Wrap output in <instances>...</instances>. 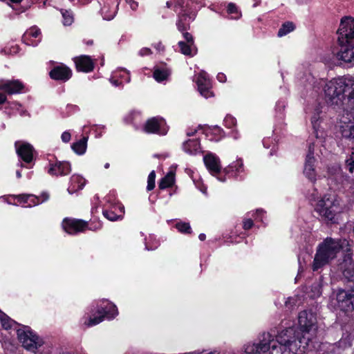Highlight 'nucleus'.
Returning a JSON list of instances; mask_svg holds the SVG:
<instances>
[{
    "label": "nucleus",
    "mask_w": 354,
    "mask_h": 354,
    "mask_svg": "<svg viewBox=\"0 0 354 354\" xmlns=\"http://www.w3.org/2000/svg\"><path fill=\"white\" fill-rule=\"evenodd\" d=\"M127 3L129 4L131 8L133 10H135L137 9L138 6V4L137 2H136L134 0H126Z\"/></svg>",
    "instance_id": "nucleus-47"
},
{
    "label": "nucleus",
    "mask_w": 354,
    "mask_h": 354,
    "mask_svg": "<svg viewBox=\"0 0 354 354\" xmlns=\"http://www.w3.org/2000/svg\"><path fill=\"white\" fill-rule=\"evenodd\" d=\"M346 128H348L350 130L349 135L344 134L345 136H353L354 138V122H351L350 119L348 118V122L345 127Z\"/></svg>",
    "instance_id": "nucleus-42"
},
{
    "label": "nucleus",
    "mask_w": 354,
    "mask_h": 354,
    "mask_svg": "<svg viewBox=\"0 0 354 354\" xmlns=\"http://www.w3.org/2000/svg\"><path fill=\"white\" fill-rule=\"evenodd\" d=\"M144 130L148 133L165 135L168 131V127L162 118L156 117L150 118L146 122Z\"/></svg>",
    "instance_id": "nucleus-9"
},
{
    "label": "nucleus",
    "mask_w": 354,
    "mask_h": 354,
    "mask_svg": "<svg viewBox=\"0 0 354 354\" xmlns=\"http://www.w3.org/2000/svg\"><path fill=\"white\" fill-rule=\"evenodd\" d=\"M87 146V138L84 137L80 140L75 142L72 145L73 150L79 155H82L86 152Z\"/></svg>",
    "instance_id": "nucleus-27"
},
{
    "label": "nucleus",
    "mask_w": 354,
    "mask_h": 354,
    "mask_svg": "<svg viewBox=\"0 0 354 354\" xmlns=\"http://www.w3.org/2000/svg\"><path fill=\"white\" fill-rule=\"evenodd\" d=\"M24 41L29 46H37L41 41V32L37 27H31L23 36Z\"/></svg>",
    "instance_id": "nucleus-20"
},
{
    "label": "nucleus",
    "mask_w": 354,
    "mask_h": 354,
    "mask_svg": "<svg viewBox=\"0 0 354 354\" xmlns=\"http://www.w3.org/2000/svg\"><path fill=\"white\" fill-rule=\"evenodd\" d=\"M174 183V174L172 171L169 172L162 178L159 183V188L161 189L171 187Z\"/></svg>",
    "instance_id": "nucleus-28"
},
{
    "label": "nucleus",
    "mask_w": 354,
    "mask_h": 354,
    "mask_svg": "<svg viewBox=\"0 0 354 354\" xmlns=\"http://www.w3.org/2000/svg\"><path fill=\"white\" fill-rule=\"evenodd\" d=\"M333 169L334 170V173L332 174L331 175H329V177H331V176L333 175H335V178L337 179L342 180L343 188L348 189L349 190V187L351 186V182L346 176H344L342 174L339 167L335 166L333 167Z\"/></svg>",
    "instance_id": "nucleus-26"
},
{
    "label": "nucleus",
    "mask_w": 354,
    "mask_h": 354,
    "mask_svg": "<svg viewBox=\"0 0 354 354\" xmlns=\"http://www.w3.org/2000/svg\"><path fill=\"white\" fill-rule=\"evenodd\" d=\"M71 171V165L68 162H56L55 164H50L48 174L55 176H65Z\"/></svg>",
    "instance_id": "nucleus-18"
},
{
    "label": "nucleus",
    "mask_w": 354,
    "mask_h": 354,
    "mask_svg": "<svg viewBox=\"0 0 354 354\" xmlns=\"http://www.w3.org/2000/svg\"><path fill=\"white\" fill-rule=\"evenodd\" d=\"M346 167L350 172H353L354 169V148L352 149L349 158L346 160Z\"/></svg>",
    "instance_id": "nucleus-37"
},
{
    "label": "nucleus",
    "mask_w": 354,
    "mask_h": 354,
    "mask_svg": "<svg viewBox=\"0 0 354 354\" xmlns=\"http://www.w3.org/2000/svg\"><path fill=\"white\" fill-rule=\"evenodd\" d=\"M203 160L207 169L213 175L216 176L221 171L219 158L214 154L209 153L204 156Z\"/></svg>",
    "instance_id": "nucleus-19"
},
{
    "label": "nucleus",
    "mask_w": 354,
    "mask_h": 354,
    "mask_svg": "<svg viewBox=\"0 0 354 354\" xmlns=\"http://www.w3.org/2000/svg\"><path fill=\"white\" fill-rule=\"evenodd\" d=\"M349 191L351 193L354 194V183H351V186L349 187Z\"/></svg>",
    "instance_id": "nucleus-56"
},
{
    "label": "nucleus",
    "mask_w": 354,
    "mask_h": 354,
    "mask_svg": "<svg viewBox=\"0 0 354 354\" xmlns=\"http://www.w3.org/2000/svg\"><path fill=\"white\" fill-rule=\"evenodd\" d=\"M104 19H106V20H111L113 18V15H111L110 17H103Z\"/></svg>",
    "instance_id": "nucleus-61"
},
{
    "label": "nucleus",
    "mask_w": 354,
    "mask_h": 354,
    "mask_svg": "<svg viewBox=\"0 0 354 354\" xmlns=\"http://www.w3.org/2000/svg\"><path fill=\"white\" fill-rule=\"evenodd\" d=\"M39 203H41V202L39 201V198L38 196H35V195L30 194V197L28 203L26 207L35 206Z\"/></svg>",
    "instance_id": "nucleus-40"
},
{
    "label": "nucleus",
    "mask_w": 354,
    "mask_h": 354,
    "mask_svg": "<svg viewBox=\"0 0 354 354\" xmlns=\"http://www.w3.org/2000/svg\"><path fill=\"white\" fill-rule=\"evenodd\" d=\"M340 49L337 53V57L345 63L354 64V41L346 44H339Z\"/></svg>",
    "instance_id": "nucleus-13"
},
{
    "label": "nucleus",
    "mask_w": 354,
    "mask_h": 354,
    "mask_svg": "<svg viewBox=\"0 0 354 354\" xmlns=\"http://www.w3.org/2000/svg\"><path fill=\"white\" fill-rule=\"evenodd\" d=\"M98 315L93 317H90L86 324L88 326H93L98 324L104 320V318L111 319L118 315V310L115 305L106 302V305L101 306L98 310Z\"/></svg>",
    "instance_id": "nucleus-7"
},
{
    "label": "nucleus",
    "mask_w": 354,
    "mask_h": 354,
    "mask_svg": "<svg viewBox=\"0 0 354 354\" xmlns=\"http://www.w3.org/2000/svg\"><path fill=\"white\" fill-rule=\"evenodd\" d=\"M288 33V27L286 26V24H283L282 26V28L279 29L278 32V37H281L283 36H285Z\"/></svg>",
    "instance_id": "nucleus-43"
},
{
    "label": "nucleus",
    "mask_w": 354,
    "mask_h": 354,
    "mask_svg": "<svg viewBox=\"0 0 354 354\" xmlns=\"http://www.w3.org/2000/svg\"><path fill=\"white\" fill-rule=\"evenodd\" d=\"M344 252V258L339 263L338 268L345 278L352 280L354 278V261L351 257V250Z\"/></svg>",
    "instance_id": "nucleus-11"
},
{
    "label": "nucleus",
    "mask_w": 354,
    "mask_h": 354,
    "mask_svg": "<svg viewBox=\"0 0 354 354\" xmlns=\"http://www.w3.org/2000/svg\"><path fill=\"white\" fill-rule=\"evenodd\" d=\"M154 47L158 50L162 51L164 50V46L162 45L160 42L158 43L157 45H155Z\"/></svg>",
    "instance_id": "nucleus-52"
},
{
    "label": "nucleus",
    "mask_w": 354,
    "mask_h": 354,
    "mask_svg": "<svg viewBox=\"0 0 354 354\" xmlns=\"http://www.w3.org/2000/svg\"><path fill=\"white\" fill-rule=\"evenodd\" d=\"M151 53V50L150 48H143L140 49V50L139 51V55L140 56L150 55Z\"/></svg>",
    "instance_id": "nucleus-46"
},
{
    "label": "nucleus",
    "mask_w": 354,
    "mask_h": 354,
    "mask_svg": "<svg viewBox=\"0 0 354 354\" xmlns=\"http://www.w3.org/2000/svg\"><path fill=\"white\" fill-rule=\"evenodd\" d=\"M76 68L80 71L90 72L93 70L94 64L90 57L81 55L75 58Z\"/></svg>",
    "instance_id": "nucleus-22"
},
{
    "label": "nucleus",
    "mask_w": 354,
    "mask_h": 354,
    "mask_svg": "<svg viewBox=\"0 0 354 354\" xmlns=\"http://www.w3.org/2000/svg\"><path fill=\"white\" fill-rule=\"evenodd\" d=\"M87 227L86 222L82 220L65 218L62 222V227L65 232L70 234H75L83 232Z\"/></svg>",
    "instance_id": "nucleus-12"
},
{
    "label": "nucleus",
    "mask_w": 354,
    "mask_h": 354,
    "mask_svg": "<svg viewBox=\"0 0 354 354\" xmlns=\"http://www.w3.org/2000/svg\"><path fill=\"white\" fill-rule=\"evenodd\" d=\"M183 150L188 154L195 155L200 152V143L198 140H189L183 143Z\"/></svg>",
    "instance_id": "nucleus-25"
},
{
    "label": "nucleus",
    "mask_w": 354,
    "mask_h": 354,
    "mask_svg": "<svg viewBox=\"0 0 354 354\" xmlns=\"http://www.w3.org/2000/svg\"><path fill=\"white\" fill-rule=\"evenodd\" d=\"M118 209L122 214L124 213V207L123 205H120Z\"/></svg>",
    "instance_id": "nucleus-57"
},
{
    "label": "nucleus",
    "mask_w": 354,
    "mask_h": 354,
    "mask_svg": "<svg viewBox=\"0 0 354 354\" xmlns=\"http://www.w3.org/2000/svg\"><path fill=\"white\" fill-rule=\"evenodd\" d=\"M339 44H346L354 41V19L346 17L342 19L337 30Z\"/></svg>",
    "instance_id": "nucleus-6"
},
{
    "label": "nucleus",
    "mask_w": 354,
    "mask_h": 354,
    "mask_svg": "<svg viewBox=\"0 0 354 354\" xmlns=\"http://www.w3.org/2000/svg\"><path fill=\"white\" fill-rule=\"evenodd\" d=\"M111 82L115 86L122 84V82H129V73L125 69H120L115 71L111 76Z\"/></svg>",
    "instance_id": "nucleus-24"
},
{
    "label": "nucleus",
    "mask_w": 354,
    "mask_h": 354,
    "mask_svg": "<svg viewBox=\"0 0 354 354\" xmlns=\"http://www.w3.org/2000/svg\"><path fill=\"white\" fill-rule=\"evenodd\" d=\"M39 198L40 202L43 203L49 198V195L47 193H43Z\"/></svg>",
    "instance_id": "nucleus-49"
},
{
    "label": "nucleus",
    "mask_w": 354,
    "mask_h": 354,
    "mask_svg": "<svg viewBox=\"0 0 354 354\" xmlns=\"http://www.w3.org/2000/svg\"><path fill=\"white\" fill-rule=\"evenodd\" d=\"M0 322L2 327L6 330L10 328L15 322L0 310Z\"/></svg>",
    "instance_id": "nucleus-31"
},
{
    "label": "nucleus",
    "mask_w": 354,
    "mask_h": 354,
    "mask_svg": "<svg viewBox=\"0 0 354 354\" xmlns=\"http://www.w3.org/2000/svg\"><path fill=\"white\" fill-rule=\"evenodd\" d=\"M155 178H156V174L154 171H152L150 172V174L148 176V180H147V190L151 191L155 187Z\"/></svg>",
    "instance_id": "nucleus-34"
},
{
    "label": "nucleus",
    "mask_w": 354,
    "mask_h": 354,
    "mask_svg": "<svg viewBox=\"0 0 354 354\" xmlns=\"http://www.w3.org/2000/svg\"><path fill=\"white\" fill-rule=\"evenodd\" d=\"M224 124L226 127L232 128L236 124V120L232 115H227L224 119Z\"/></svg>",
    "instance_id": "nucleus-38"
},
{
    "label": "nucleus",
    "mask_w": 354,
    "mask_h": 354,
    "mask_svg": "<svg viewBox=\"0 0 354 354\" xmlns=\"http://www.w3.org/2000/svg\"><path fill=\"white\" fill-rule=\"evenodd\" d=\"M227 12L230 15H233L232 18L235 19H239L241 15V13L238 11L236 6L232 3L228 4Z\"/></svg>",
    "instance_id": "nucleus-32"
},
{
    "label": "nucleus",
    "mask_w": 354,
    "mask_h": 354,
    "mask_svg": "<svg viewBox=\"0 0 354 354\" xmlns=\"http://www.w3.org/2000/svg\"><path fill=\"white\" fill-rule=\"evenodd\" d=\"M341 250L344 252L351 250L349 243L346 240L334 239L330 237L325 239L317 248L312 264L313 270L317 271L328 264L337 257V254Z\"/></svg>",
    "instance_id": "nucleus-2"
},
{
    "label": "nucleus",
    "mask_w": 354,
    "mask_h": 354,
    "mask_svg": "<svg viewBox=\"0 0 354 354\" xmlns=\"http://www.w3.org/2000/svg\"><path fill=\"white\" fill-rule=\"evenodd\" d=\"M19 47L17 45H12L11 46H6L3 50L2 52H3L5 54H9L12 55L15 54L18 52Z\"/></svg>",
    "instance_id": "nucleus-39"
},
{
    "label": "nucleus",
    "mask_w": 354,
    "mask_h": 354,
    "mask_svg": "<svg viewBox=\"0 0 354 354\" xmlns=\"http://www.w3.org/2000/svg\"><path fill=\"white\" fill-rule=\"evenodd\" d=\"M216 77L220 82H225L226 81V76L223 73H218Z\"/></svg>",
    "instance_id": "nucleus-50"
},
{
    "label": "nucleus",
    "mask_w": 354,
    "mask_h": 354,
    "mask_svg": "<svg viewBox=\"0 0 354 354\" xmlns=\"http://www.w3.org/2000/svg\"><path fill=\"white\" fill-rule=\"evenodd\" d=\"M319 117H317L316 115H313L311 119V122L313 124V127L315 130V136L317 139L316 145H318L319 142H321V140H319ZM315 144L313 143L312 145H309L308 147V153L306 155L304 166V170L303 174L306 178H307L310 182L312 183H315L318 178V174L316 170L315 167V162H316V158L314 157V147Z\"/></svg>",
    "instance_id": "nucleus-4"
},
{
    "label": "nucleus",
    "mask_w": 354,
    "mask_h": 354,
    "mask_svg": "<svg viewBox=\"0 0 354 354\" xmlns=\"http://www.w3.org/2000/svg\"><path fill=\"white\" fill-rule=\"evenodd\" d=\"M15 197L16 198H17L18 202H19L20 203H24V204L27 203L28 204L30 197V194H21V195L16 196Z\"/></svg>",
    "instance_id": "nucleus-41"
},
{
    "label": "nucleus",
    "mask_w": 354,
    "mask_h": 354,
    "mask_svg": "<svg viewBox=\"0 0 354 354\" xmlns=\"http://www.w3.org/2000/svg\"><path fill=\"white\" fill-rule=\"evenodd\" d=\"M344 209L340 198L333 194L324 195L315 205V210L326 221H334L337 214Z\"/></svg>",
    "instance_id": "nucleus-3"
},
{
    "label": "nucleus",
    "mask_w": 354,
    "mask_h": 354,
    "mask_svg": "<svg viewBox=\"0 0 354 354\" xmlns=\"http://www.w3.org/2000/svg\"><path fill=\"white\" fill-rule=\"evenodd\" d=\"M243 171V161L241 159L236 160L235 162H232L228 167L225 169V171L230 172H235L236 174L241 173Z\"/></svg>",
    "instance_id": "nucleus-29"
},
{
    "label": "nucleus",
    "mask_w": 354,
    "mask_h": 354,
    "mask_svg": "<svg viewBox=\"0 0 354 354\" xmlns=\"http://www.w3.org/2000/svg\"><path fill=\"white\" fill-rule=\"evenodd\" d=\"M86 184V180L81 176L74 174L71 177L70 184L67 189L70 194L82 189Z\"/></svg>",
    "instance_id": "nucleus-23"
},
{
    "label": "nucleus",
    "mask_w": 354,
    "mask_h": 354,
    "mask_svg": "<svg viewBox=\"0 0 354 354\" xmlns=\"http://www.w3.org/2000/svg\"><path fill=\"white\" fill-rule=\"evenodd\" d=\"M15 147L17 154L24 162L29 163L32 160L34 149L32 145L22 141H17Z\"/></svg>",
    "instance_id": "nucleus-15"
},
{
    "label": "nucleus",
    "mask_w": 354,
    "mask_h": 354,
    "mask_svg": "<svg viewBox=\"0 0 354 354\" xmlns=\"http://www.w3.org/2000/svg\"><path fill=\"white\" fill-rule=\"evenodd\" d=\"M314 86L322 88L326 104L337 111L354 113V76H340L330 80H317Z\"/></svg>",
    "instance_id": "nucleus-1"
},
{
    "label": "nucleus",
    "mask_w": 354,
    "mask_h": 354,
    "mask_svg": "<svg viewBox=\"0 0 354 354\" xmlns=\"http://www.w3.org/2000/svg\"><path fill=\"white\" fill-rule=\"evenodd\" d=\"M196 83L198 91L203 97L208 98L213 96V93L211 91L210 80L208 75L205 71H202L199 73Z\"/></svg>",
    "instance_id": "nucleus-14"
},
{
    "label": "nucleus",
    "mask_w": 354,
    "mask_h": 354,
    "mask_svg": "<svg viewBox=\"0 0 354 354\" xmlns=\"http://www.w3.org/2000/svg\"><path fill=\"white\" fill-rule=\"evenodd\" d=\"M109 166H110L109 163H106V164L104 165V167H105L106 169H108V168L109 167Z\"/></svg>",
    "instance_id": "nucleus-63"
},
{
    "label": "nucleus",
    "mask_w": 354,
    "mask_h": 354,
    "mask_svg": "<svg viewBox=\"0 0 354 354\" xmlns=\"http://www.w3.org/2000/svg\"><path fill=\"white\" fill-rule=\"evenodd\" d=\"M17 335L23 346L28 350H35L41 345L39 337L30 331L17 330Z\"/></svg>",
    "instance_id": "nucleus-10"
},
{
    "label": "nucleus",
    "mask_w": 354,
    "mask_h": 354,
    "mask_svg": "<svg viewBox=\"0 0 354 354\" xmlns=\"http://www.w3.org/2000/svg\"><path fill=\"white\" fill-rule=\"evenodd\" d=\"M16 175H17V177L18 178H21V172H20L19 171H17V172H16Z\"/></svg>",
    "instance_id": "nucleus-59"
},
{
    "label": "nucleus",
    "mask_w": 354,
    "mask_h": 354,
    "mask_svg": "<svg viewBox=\"0 0 354 354\" xmlns=\"http://www.w3.org/2000/svg\"><path fill=\"white\" fill-rule=\"evenodd\" d=\"M71 70L63 64L55 66L50 72V76L52 79L64 82L69 80L71 77Z\"/></svg>",
    "instance_id": "nucleus-17"
},
{
    "label": "nucleus",
    "mask_w": 354,
    "mask_h": 354,
    "mask_svg": "<svg viewBox=\"0 0 354 354\" xmlns=\"http://www.w3.org/2000/svg\"><path fill=\"white\" fill-rule=\"evenodd\" d=\"M195 132H196V131H190V132H189V131H188V132L187 133V135L188 136H193V135L194 134V133H195Z\"/></svg>",
    "instance_id": "nucleus-60"
},
{
    "label": "nucleus",
    "mask_w": 354,
    "mask_h": 354,
    "mask_svg": "<svg viewBox=\"0 0 354 354\" xmlns=\"http://www.w3.org/2000/svg\"><path fill=\"white\" fill-rule=\"evenodd\" d=\"M252 226H253V221L251 219L248 218V219L244 220L243 225L244 230H249Z\"/></svg>",
    "instance_id": "nucleus-44"
},
{
    "label": "nucleus",
    "mask_w": 354,
    "mask_h": 354,
    "mask_svg": "<svg viewBox=\"0 0 354 354\" xmlns=\"http://www.w3.org/2000/svg\"><path fill=\"white\" fill-rule=\"evenodd\" d=\"M103 215L111 221H117L122 218V215H118L112 210H104Z\"/></svg>",
    "instance_id": "nucleus-33"
},
{
    "label": "nucleus",
    "mask_w": 354,
    "mask_h": 354,
    "mask_svg": "<svg viewBox=\"0 0 354 354\" xmlns=\"http://www.w3.org/2000/svg\"><path fill=\"white\" fill-rule=\"evenodd\" d=\"M176 228L178 231L183 233H190L191 227L187 223H178L176 225Z\"/></svg>",
    "instance_id": "nucleus-36"
},
{
    "label": "nucleus",
    "mask_w": 354,
    "mask_h": 354,
    "mask_svg": "<svg viewBox=\"0 0 354 354\" xmlns=\"http://www.w3.org/2000/svg\"><path fill=\"white\" fill-rule=\"evenodd\" d=\"M298 322L303 333L300 342L306 340V344H308V342L311 341L312 335L315 334L316 317L312 312L304 310L299 314Z\"/></svg>",
    "instance_id": "nucleus-5"
},
{
    "label": "nucleus",
    "mask_w": 354,
    "mask_h": 354,
    "mask_svg": "<svg viewBox=\"0 0 354 354\" xmlns=\"http://www.w3.org/2000/svg\"><path fill=\"white\" fill-rule=\"evenodd\" d=\"M264 214H265V212L263 209H257V219H258L259 217H263Z\"/></svg>",
    "instance_id": "nucleus-53"
},
{
    "label": "nucleus",
    "mask_w": 354,
    "mask_h": 354,
    "mask_svg": "<svg viewBox=\"0 0 354 354\" xmlns=\"http://www.w3.org/2000/svg\"><path fill=\"white\" fill-rule=\"evenodd\" d=\"M198 238L201 241H204L206 238V236L205 234H199Z\"/></svg>",
    "instance_id": "nucleus-58"
},
{
    "label": "nucleus",
    "mask_w": 354,
    "mask_h": 354,
    "mask_svg": "<svg viewBox=\"0 0 354 354\" xmlns=\"http://www.w3.org/2000/svg\"><path fill=\"white\" fill-rule=\"evenodd\" d=\"M71 133L68 131H64L62 134V140L64 142H68L71 140Z\"/></svg>",
    "instance_id": "nucleus-45"
},
{
    "label": "nucleus",
    "mask_w": 354,
    "mask_h": 354,
    "mask_svg": "<svg viewBox=\"0 0 354 354\" xmlns=\"http://www.w3.org/2000/svg\"><path fill=\"white\" fill-rule=\"evenodd\" d=\"M285 105L283 104H281L280 102H277V110L280 111L281 112H284L285 111Z\"/></svg>",
    "instance_id": "nucleus-51"
},
{
    "label": "nucleus",
    "mask_w": 354,
    "mask_h": 354,
    "mask_svg": "<svg viewBox=\"0 0 354 354\" xmlns=\"http://www.w3.org/2000/svg\"><path fill=\"white\" fill-rule=\"evenodd\" d=\"M183 37L185 41H180L178 42L180 52L185 55L191 57L195 55L197 50L194 44L192 36L186 32L183 33Z\"/></svg>",
    "instance_id": "nucleus-16"
},
{
    "label": "nucleus",
    "mask_w": 354,
    "mask_h": 354,
    "mask_svg": "<svg viewBox=\"0 0 354 354\" xmlns=\"http://www.w3.org/2000/svg\"><path fill=\"white\" fill-rule=\"evenodd\" d=\"M295 28V25L292 23L289 22V32L294 30Z\"/></svg>",
    "instance_id": "nucleus-55"
},
{
    "label": "nucleus",
    "mask_w": 354,
    "mask_h": 354,
    "mask_svg": "<svg viewBox=\"0 0 354 354\" xmlns=\"http://www.w3.org/2000/svg\"><path fill=\"white\" fill-rule=\"evenodd\" d=\"M339 309L345 313L354 310V288L348 290H339L336 295Z\"/></svg>",
    "instance_id": "nucleus-8"
},
{
    "label": "nucleus",
    "mask_w": 354,
    "mask_h": 354,
    "mask_svg": "<svg viewBox=\"0 0 354 354\" xmlns=\"http://www.w3.org/2000/svg\"><path fill=\"white\" fill-rule=\"evenodd\" d=\"M63 24L64 26H70L73 21V17L70 12L66 10L62 12Z\"/></svg>",
    "instance_id": "nucleus-35"
},
{
    "label": "nucleus",
    "mask_w": 354,
    "mask_h": 354,
    "mask_svg": "<svg viewBox=\"0 0 354 354\" xmlns=\"http://www.w3.org/2000/svg\"><path fill=\"white\" fill-rule=\"evenodd\" d=\"M176 25H177L178 29L181 32L184 31L186 28L185 26H184V24H183V20L181 19L178 21Z\"/></svg>",
    "instance_id": "nucleus-48"
},
{
    "label": "nucleus",
    "mask_w": 354,
    "mask_h": 354,
    "mask_svg": "<svg viewBox=\"0 0 354 354\" xmlns=\"http://www.w3.org/2000/svg\"><path fill=\"white\" fill-rule=\"evenodd\" d=\"M24 85L19 80H1L0 89L9 94H14L20 92Z\"/></svg>",
    "instance_id": "nucleus-21"
},
{
    "label": "nucleus",
    "mask_w": 354,
    "mask_h": 354,
    "mask_svg": "<svg viewBox=\"0 0 354 354\" xmlns=\"http://www.w3.org/2000/svg\"><path fill=\"white\" fill-rule=\"evenodd\" d=\"M6 100V96L4 94L0 93V104H3Z\"/></svg>",
    "instance_id": "nucleus-54"
},
{
    "label": "nucleus",
    "mask_w": 354,
    "mask_h": 354,
    "mask_svg": "<svg viewBox=\"0 0 354 354\" xmlns=\"http://www.w3.org/2000/svg\"><path fill=\"white\" fill-rule=\"evenodd\" d=\"M169 75V71L165 68H156L153 72V77L158 82H162L167 80Z\"/></svg>",
    "instance_id": "nucleus-30"
},
{
    "label": "nucleus",
    "mask_w": 354,
    "mask_h": 354,
    "mask_svg": "<svg viewBox=\"0 0 354 354\" xmlns=\"http://www.w3.org/2000/svg\"><path fill=\"white\" fill-rule=\"evenodd\" d=\"M146 249H147V250H152V248H149L148 247V245H146Z\"/></svg>",
    "instance_id": "nucleus-64"
},
{
    "label": "nucleus",
    "mask_w": 354,
    "mask_h": 354,
    "mask_svg": "<svg viewBox=\"0 0 354 354\" xmlns=\"http://www.w3.org/2000/svg\"><path fill=\"white\" fill-rule=\"evenodd\" d=\"M12 3H20L22 0H10Z\"/></svg>",
    "instance_id": "nucleus-62"
}]
</instances>
